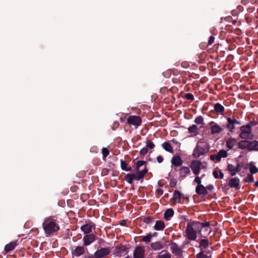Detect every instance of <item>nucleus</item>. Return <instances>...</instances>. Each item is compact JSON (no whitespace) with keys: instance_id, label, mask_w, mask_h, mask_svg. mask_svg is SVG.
I'll use <instances>...</instances> for the list:
<instances>
[{"instance_id":"nucleus-1","label":"nucleus","mask_w":258,"mask_h":258,"mask_svg":"<svg viewBox=\"0 0 258 258\" xmlns=\"http://www.w3.org/2000/svg\"><path fill=\"white\" fill-rule=\"evenodd\" d=\"M199 224L197 221H190L187 223L185 231V236L189 240H197V234H199Z\"/></svg>"},{"instance_id":"nucleus-2","label":"nucleus","mask_w":258,"mask_h":258,"mask_svg":"<svg viewBox=\"0 0 258 258\" xmlns=\"http://www.w3.org/2000/svg\"><path fill=\"white\" fill-rule=\"evenodd\" d=\"M42 226L45 233L47 235H51L59 229L56 219L51 217L45 218Z\"/></svg>"},{"instance_id":"nucleus-3","label":"nucleus","mask_w":258,"mask_h":258,"mask_svg":"<svg viewBox=\"0 0 258 258\" xmlns=\"http://www.w3.org/2000/svg\"><path fill=\"white\" fill-rule=\"evenodd\" d=\"M210 151V146L205 141L200 140L198 142L195 148L192 156L195 158H198L201 156L205 155Z\"/></svg>"},{"instance_id":"nucleus-4","label":"nucleus","mask_w":258,"mask_h":258,"mask_svg":"<svg viewBox=\"0 0 258 258\" xmlns=\"http://www.w3.org/2000/svg\"><path fill=\"white\" fill-rule=\"evenodd\" d=\"M199 243V246L201 251H208L209 250L210 251H213V247L211 246V243L210 242L209 238L204 235L196 240Z\"/></svg>"},{"instance_id":"nucleus-5","label":"nucleus","mask_w":258,"mask_h":258,"mask_svg":"<svg viewBox=\"0 0 258 258\" xmlns=\"http://www.w3.org/2000/svg\"><path fill=\"white\" fill-rule=\"evenodd\" d=\"M142 119L139 116L130 115L127 118V123L130 125H133L137 128L141 125Z\"/></svg>"},{"instance_id":"nucleus-6","label":"nucleus","mask_w":258,"mask_h":258,"mask_svg":"<svg viewBox=\"0 0 258 258\" xmlns=\"http://www.w3.org/2000/svg\"><path fill=\"white\" fill-rule=\"evenodd\" d=\"M252 134L251 128L249 125H243L240 127V133L239 137L242 139H249V137Z\"/></svg>"},{"instance_id":"nucleus-7","label":"nucleus","mask_w":258,"mask_h":258,"mask_svg":"<svg viewBox=\"0 0 258 258\" xmlns=\"http://www.w3.org/2000/svg\"><path fill=\"white\" fill-rule=\"evenodd\" d=\"M238 148L241 150H247L248 151H252V141L248 139H243L238 143Z\"/></svg>"},{"instance_id":"nucleus-8","label":"nucleus","mask_w":258,"mask_h":258,"mask_svg":"<svg viewBox=\"0 0 258 258\" xmlns=\"http://www.w3.org/2000/svg\"><path fill=\"white\" fill-rule=\"evenodd\" d=\"M110 253V249L109 247H103L97 249L94 253L96 258H103L109 255Z\"/></svg>"},{"instance_id":"nucleus-9","label":"nucleus","mask_w":258,"mask_h":258,"mask_svg":"<svg viewBox=\"0 0 258 258\" xmlns=\"http://www.w3.org/2000/svg\"><path fill=\"white\" fill-rule=\"evenodd\" d=\"M128 248L126 247V246L123 245L117 246L114 250L113 254L118 257L125 255L128 252Z\"/></svg>"},{"instance_id":"nucleus-10","label":"nucleus","mask_w":258,"mask_h":258,"mask_svg":"<svg viewBox=\"0 0 258 258\" xmlns=\"http://www.w3.org/2000/svg\"><path fill=\"white\" fill-rule=\"evenodd\" d=\"M202 163L199 160H193L190 165V167L195 175H199L201 171Z\"/></svg>"},{"instance_id":"nucleus-11","label":"nucleus","mask_w":258,"mask_h":258,"mask_svg":"<svg viewBox=\"0 0 258 258\" xmlns=\"http://www.w3.org/2000/svg\"><path fill=\"white\" fill-rule=\"evenodd\" d=\"M96 237V236L93 233L86 234L83 238V245H89L95 241Z\"/></svg>"},{"instance_id":"nucleus-12","label":"nucleus","mask_w":258,"mask_h":258,"mask_svg":"<svg viewBox=\"0 0 258 258\" xmlns=\"http://www.w3.org/2000/svg\"><path fill=\"white\" fill-rule=\"evenodd\" d=\"M170 250L175 256H180L182 255V250L175 242H171L170 244Z\"/></svg>"},{"instance_id":"nucleus-13","label":"nucleus","mask_w":258,"mask_h":258,"mask_svg":"<svg viewBox=\"0 0 258 258\" xmlns=\"http://www.w3.org/2000/svg\"><path fill=\"white\" fill-rule=\"evenodd\" d=\"M182 197L184 198L183 195L178 190H175L173 194L171 201L172 203L174 205L177 203H180Z\"/></svg>"},{"instance_id":"nucleus-14","label":"nucleus","mask_w":258,"mask_h":258,"mask_svg":"<svg viewBox=\"0 0 258 258\" xmlns=\"http://www.w3.org/2000/svg\"><path fill=\"white\" fill-rule=\"evenodd\" d=\"M145 249L141 246H137L134 251V258H144Z\"/></svg>"},{"instance_id":"nucleus-15","label":"nucleus","mask_w":258,"mask_h":258,"mask_svg":"<svg viewBox=\"0 0 258 258\" xmlns=\"http://www.w3.org/2000/svg\"><path fill=\"white\" fill-rule=\"evenodd\" d=\"M228 185L231 188L239 189L240 188V180L238 177L231 178L229 181Z\"/></svg>"},{"instance_id":"nucleus-16","label":"nucleus","mask_w":258,"mask_h":258,"mask_svg":"<svg viewBox=\"0 0 258 258\" xmlns=\"http://www.w3.org/2000/svg\"><path fill=\"white\" fill-rule=\"evenodd\" d=\"M150 246L153 250L159 251L164 248V243L162 241H157L151 243Z\"/></svg>"},{"instance_id":"nucleus-17","label":"nucleus","mask_w":258,"mask_h":258,"mask_svg":"<svg viewBox=\"0 0 258 258\" xmlns=\"http://www.w3.org/2000/svg\"><path fill=\"white\" fill-rule=\"evenodd\" d=\"M197 222L200 224L199 226V234L201 237H203L204 235L202 233V230L204 229L205 231H208L210 229V223L209 222L207 221L205 222Z\"/></svg>"},{"instance_id":"nucleus-18","label":"nucleus","mask_w":258,"mask_h":258,"mask_svg":"<svg viewBox=\"0 0 258 258\" xmlns=\"http://www.w3.org/2000/svg\"><path fill=\"white\" fill-rule=\"evenodd\" d=\"M85 252V249L84 246H78L72 251V254L75 256L78 257L83 254Z\"/></svg>"},{"instance_id":"nucleus-19","label":"nucleus","mask_w":258,"mask_h":258,"mask_svg":"<svg viewBox=\"0 0 258 258\" xmlns=\"http://www.w3.org/2000/svg\"><path fill=\"white\" fill-rule=\"evenodd\" d=\"M196 192L200 196H205L208 194L207 188L203 185H198L196 187Z\"/></svg>"},{"instance_id":"nucleus-20","label":"nucleus","mask_w":258,"mask_h":258,"mask_svg":"<svg viewBox=\"0 0 258 258\" xmlns=\"http://www.w3.org/2000/svg\"><path fill=\"white\" fill-rule=\"evenodd\" d=\"M190 170L189 167L186 166H182L179 170L180 177L182 178H185L187 175L190 174Z\"/></svg>"},{"instance_id":"nucleus-21","label":"nucleus","mask_w":258,"mask_h":258,"mask_svg":"<svg viewBox=\"0 0 258 258\" xmlns=\"http://www.w3.org/2000/svg\"><path fill=\"white\" fill-rule=\"evenodd\" d=\"M93 225L91 224L86 223L81 227V230L86 234H91L92 231Z\"/></svg>"},{"instance_id":"nucleus-22","label":"nucleus","mask_w":258,"mask_h":258,"mask_svg":"<svg viewBox=\"0 0 258 258\" xmlns=\"http://www.w3.org/2000/svg\"><path fill=\"white\" fill-rule=\"evenodd\" d=\"M213 251H200L196 255V258H211Z\"/></svg>"},{"instance_id":"nucleus-23","label":"nucleus","mask_w":258,"mask_h":258,"mask_svg":"<svg viewBox=\"0 0 258 258\" xmlns=\"http://www.w3.org/2000/svg\"><path fill=\"white\" fill-rule=\"evenodd\" d=\"M171 162L174 166H180L182 164L183 161L180 156H175L172 157Z\"/></svg>"},{"instance_id":"nucleus-24","label":"nucleus","mask_w":258,"mask_h":258,"mask_svg":"<svg viewBox=\"0 0 258 258\" xmlns=\"http://www.w3.org/2000/svg\"><path fill=\"white\" fill-rule=\"evenodd\" d=\"M214 111L220 114H223L225 111L224 107L219 103H217L214 106Z\"/></svg>"},{"instance_id":"nucleus-25","label":"nucleus","mask_w":258,"mask_h":258,"mask_svg":"<svg viewBox=\"0 0 258 258\" xmlns=\"http://www.w3.org/2000/svg\"><path fill=\"white\" fill-rule=\"evenodd\" d=\"M211 132L212 135L220 133L223 129L217 123L211 126Z\"/></svg>"},{"instance_id":"nucleus-26","label":"nucleus","mask_w":258,"mask_h":258,"mask_svg":"<svg viewBox=\"0 0 258 258\" xmlns=\"http://www.w3.org/2000/svg\"><path fill=\"white\" fill-rule=\"evenodd\" d=\"M174 212L172 209H167L164 213V218L168 221L170 220L171 218L173 216Z\"/></svg>"},{"instance_id":"nucleus-27","label":"nucleus","mask_w":258,"mask_h":258,"mask_svg":"<svg viewBox=\"0 0 258 258\" xmlns=\"http://www.w3.org/2000/svg\"><path fill=\"white\" fill-rule=\"evenodd\" d=\"M17 245V244L16 241H12V242L9 243V244H7L5 246V251L6 252H10L11 251L13 250L15 248V247Z\"/></svg>"},{"instance_id":"nucleus-28","label":"nucleus","mask_w":258,"mask_h":258,"mask_svg":"<svg viewBox=\"0 0 258 258\" xmlns=\"http://www.w3.org/2000/svg\"><path fill=\"white\" fill-rule=\"evenodd\" d=\"M171 254L166 250H162L156 256V258H171Z\"/></svg>"},{"instance_id":"nucleus-29","label":"nucleus","mask_w":258,"mask_h":258,"mask_svg":"<svg viewBox=\"0 0 258 258\" xmlns=\"http://www.w3.org/2000/svg\"><path fill=\"white\" fill-rule=\"evenodd\" d=\"M165 228V224L163 221L158 220L154 226V228L156 230H162Z\"/></svg>"},{"instance_id":"nucleus-30","label":"nucleus","mask_w":258,"mask_h":258,"mask_svg":"<svg viewBox=\"0 0 258 258\" xmlns=\"http://www.w3.org/2000/svg\"><path fill=\"white\" fill-rule=\"evenodd\" d=\"M237 144V141L234 138H230L226 141V146L229 149H232Z\"/></svg>"},{"instance_id":"nucleus-31","label":"nucleus","mask_w":258,"mask_h":258,"mask_svg":"<svg viewBox=\"0 0 258 258\" xmlns=\"http://www.w3.org/2000/svg\"><path fill=\"white\" fill-rule=\"evenodd\" d=\"M162 146L165 151L172 154L174 153L173 148L171 147L170 144L168 142H165L163 143L162 144Z\"/></svg>"},{"instance_id":"nucleus-32","label":"nucleus","mask_w":258,"mask_h":258,"mask_svg":"<svg viewBox=\"0 0 258 258\" xmlns=\"http://www.w3.org/2000/svg\"><path fill=\"white\" fill-rule=\"evenodd\" d=\"M249 170L250 174H255L258 172V168L254 165L253 162H250L248 164Z\"/></svg>"},{"instance_id":"nucleus-33","label":"nucleus","mask_w":258,"mask_h":258,"mask_svg":"<svg viewBox=\"0 0 258 258\" xmlns=\"http://www.w3.org/2000/svg\"><path fill=\"white\" fill-rule=\"evenodd\" d=\"M227 170L230 172L231 176H234L237 173V171L235 169V167L231 164H228L227 167Z\"/></svg>"},{"instance_id":"nucleus-34","label":"nucleus","mask_w":258,"mask_h":258,"mask_svg":"<svg viewBox=\"0 0 258 258\" xmlns=\"http://www.w3.org/2000/svg\"><path fill=\"white\" fill-rule=\"evenodd\" d=\"M127 164L125 161L121 160L120 166L121 169L125 171H131L132 170V168L131 167H127Z\"/></svg>"},{"instance_id":"nucleus-35","label":"nucleus","mask_w":258,"mask_h":258,"mask_svg":"<svg viewBox=\"0 0 258 258\" xmlns=\"http://www.w3.org/2000/svg\"><path fill=\"white\" fill-rule=\"evenodd\" d=\"M189 133H194L195 135H198L199 133V128L196 124H192L188 128Z\"/></svg>"},{"instance_id":"nucleus-36","label":"nucleus","mask_w":258,"mask_h":258,"mask_svg":"<svg viewBox=\"0 0 258 258\" xmlns=\"http://www.w3.org/2000/svg\"><path fill=\"white\" fill-rule=\"evenodd\" d=\"M244 182L251 183L254 181V178L252 174H247L246 176L243 180Z\"/></svg>"},{"instance_id":"nucleus-37","label":"nucleus","mask_w":258,"mask_h":258,"mask_svg":"<svg viewBox=\"0 0 258 258\" xmlns=\"http://www.w3.org/2000/svg\"><path fill=\"white\" fill-rule=\"evenodd\" d=\"M124 179L129 184H133L134 179L132 173L126 174L124 176Z\"/></svg>"},{"instance_id":"nucleus-38","label":"nucleus","mask_w":258,"mask_h":258,"mask_svg":"<svg viewBox=\"0 0 258 258\" xmlns=\"http://www.w3.org/2000/svg\"><path fill=\"white\" fill-rule=\"evenodd\" d=\"M148 170L146 168H144L141 171H137V172L139 174V177L141 179H143L145 174L147 173Z\"/></svg>"},{"instance_id":"nucleus-39","label":"nucleus","mask_w":258,"mask_h":258,"mask_svg":"<svg viewBox=\"0 0 258 258\" xmlns=\"http://www.w3.org/2000/svg\"><path fill=\"white\" fill-rule=\"evenodd\" d=\"M154 221V218L151 216L145 217L143 218V222L148 224H152Z\"/></svg>"},{"instance_id":"nucleus-40","label":"nucleus","mask_w":258,"mask_h":258,"mask_svg":"<svg viewBox=\"0 0 258 258\" xmlns=\"http://www.w3.org/2000/svg\"><path fill=\"white\" fill-rule=\"evenodd\" d=\"M227 120L228 123H230L231 124H240L241 122L239 121H238L235 118H231L230 117H227Z\"/></svg>"},{"instance_id":"nucleus-41","label":"nucleus","mask_w":258,"mask_h":258,"mask_svg":"<svg viewBox=\"0 0 258 258\" xmlns=\"http://www.w3.org/2000/svg\"><path fill=\"white\" fill-rule=\"evenodd\" d=\"M219 157H220V160L222 158H226L228 156L227 152L224 150H221L218 153Z\"/></svg>"},{"instance_id":"nucleus-42","label":"nucleus","mask_w":258,"mask_h":258,"mask_svg":"<svg viewBox=\"0 0 258 258\" xmlns=\"http://www.w3.org/2000/svg\"><path fill=\"white\" fill-rule=\"evenodd\" d=\"M252 151H258V141L256 140L252 141Z\"/></svg>"},{"instance_id":"nucleus-43","label":"nucleus","mask_w":258,"mask_h":258,"mask_svg":"<svg viewBox=\"0 0 258 258\" xmlns=\"http://www.w3.org/2000/svg\"><path fill=\"white\" fill-rule=\"evenodd\" d=\"M195 122L198 124H204V118L202 116H198L195 120Z\"/></svg>"},{"instance_id":"nucleus-44","label":"nucleus","mask_w":258,"mask_h":258,"mask_svg":"<svg viewBox=\"0 0 258 258\" xmlns=\"http://www.w3.org/2000/svg\"><path fill=\"white\" fill-rule=\"evenodd\" d=\"M151 236L148 234L146 236H143L141 241L145 242L146 243H149L151 241Z\"/></svg>"},{"instance_id":"nucleus-45","label":"nucleus","mask_w":258,"mask_h":258,"mask_svg":"<svg viewBox=\"0 0 258 258\" xmlns=\"http://www.w3.org/2000/svg\"><path fill=\"white\" fill-rule=\"evenodd\" d=\"M146 163V162L145 161H142V160L138 161L136 163V171H138L139 168L140 167H141L142 166L145 165Z\"/></svg>"},{"instance_id":"nucleus-46","label":"nucleus","mask_w":258,"mask_h":258,"mask_svg":"<svg viewBox=\"0 0 258 258\" xmlns=\"http://www.w3.org/2000/svg\"><path fill=\"white\" fill-rule=\"evenodd\" d=\"M146 147L150 149H153L155 147V145L151 140H147L146 141Z\"/></svg>"},{"instance_id":"nucleus-47","label":"nucleus","mask_w":258,"mask_h":258,"mask_svg":"<svg viewBox=\"0 0 258 258\" xmlns=\"http://www.w3.org/2000/svg\"><path fill=\"white\" fill-rule=\"evenodd\" d=\"M226 127L229 130L230 132H234L235 130V125L234 124H231L230 123H228L226 124Z\"/></svg>"},{"instance_id":"nucleus-48","label":"nucleus","mask_w":258,"mask_h":258,"mask_svg":"<svg viewBox=\"0 0 258 258\" xmlns=\"http://www.w3.org/2000/svg\"><path fill=\"white\" fill-rule=\"evenodd\" d=\"M102 153L103 158H105L109 155V151L107 148H103L102 149Z\"/></svg>"},{"instance_id":"nucleus-49","label":"nucleus","mask_w":258,"mask_h":258,"mask_svg":"<svg viewBox=\"0 0 258 258\" xmlns=\"http://www.w3.org/2000/svg\"><path fill=\"white\" fill-rule=\"evenodd\" d=\"M184 97L187 100H190L191 101H194L195 99L193 94L189 93L185 94Z\"/></svg>"},{"instance_id":"nucleus-50","label":"nucleus","mask_w":258,"mask_h":258,"mask_svg":"<svg viewBox=\"0 0 258 258\" xmlns=\"http://www.w3.org/2000/svg\"><path fill=\"white\" fill-rule=\"evenodd\" d=\"M210 159L212 161L216 160L217 162H219L220 161V157H219L218 154L211 155L210 156Z\"/></svg>"},{"instance_id":"nucleus-51","label":"nucleus","mask_w":258,"mask_h":258,"mask_svg":"<svg viewBox=\"0 0 258 258\" xmlns=\"http://www.w3.org/2000/svg\"><path fill=\"white\" fill-rule=\"evenodd\" d=\"M194 182L198 183V185H202L201 184L202 182V178L199 176H196L194 179Z\"/></svg>"},{"instance_id":"nucleus-52","label":"nucleus","mask_w":258,"mask_h":258,"mask_svg":"<svg viewBox=\"0 0 258 258\" xmlns=\"http://www.w3.org/2000/svg\"><path fill=\"white\" fill-rule=\"evenodd\" d=\"M148 148L147 147H144L141 150L140 153L141 155H145L148 153Z\"/></svg>"},{"instance_id":"nucleus-53","label":"nucleus","mask_w":258,"mask_h":258,"mask_svg":"<svg viewBox=\"0 0 258 258\" xmlns=\"http://www.w3.org/2000/svg\"><path fill=\"white\" fill-rule=\"evenodd\" d=\"M214 40H215V37H214L213 36H211L209 38L208 43V45H212L214 43Z\"/></svg>"},{"instance_id":"nucleus-54","label":"nucleus","mask_w":258,"mask_h":258,"mask_svg":"<svg viewBox=\"0 0 258 258\" xmlns=\"http://www.w3.org/2000/svg\"><path fill=\"white\" fill-rule=\"evenodd\" d=\"M257 124H258V122L257 121L253 120V121H250L249 122V123L246 125H249L250 126V128H251V126H255V125H257Z\"/></svg>"},{"instance_id":"nucleus-55","label":"nucleus","mask_w":258,"mask_h":258,"mask_svg":"<svg viewBox=\"0 0 258 258\" xmlns=\"http://www.w3.org/2000/svg\"><path fill=\"white\" fill-rule=\"evenodd\" d=\"M132 176L133 178V179L137 180H140V179H142L141 178H140L139 177V174L137 172L136 173H132Z\"/></svg>"},{"instance_id":"nucleus-56","label":"nucleus","mask_w":258,"mask_h":258,"mask_svg":"<svg viewBox=\"0 0 258 258\" xmlns=\"http://www.w3.org/2000/svg\"><path fill=\"white\" fill-rule=\"evenodd\" d=\"M119 123L117 121L114 122L112 126L113 130H115L119 126Z\"/></svg>"},{"instance_id":"nucleus-57","label":"nucleus","mask_w":258,"mask_h":258,"mask_svg":"<svg viewBox=\"0 0 258 258\" xmlns=\"http://www.w3.org/2000/svg\"><path fill=\"white\" fill-rule=\"evenodd\" d=\"M242 168V165L240 163H238L235 167V169L237 171V173L239 172Z\"/></svg>"},{"instance_id":"nucleus-58","label":"nucleus","mask_w":258,"mask_h":258,"mask_svg":"<svg viewBox=\"0 0 258 258\" xmlns=\"http://www.w3.org/2000/svg\"><path fill=\"white\" fill-rule=\"evenodd\" d=\"M176 183L175 179H172L170 181V185L171 187H175L176 185Z\"/></svg>"},{"instance_id":"nucleus-59","label":"nucleus","mask_w":258,"mask_h":258,"mask_svg":"<svg viewBox=\"0 0 258 258\" xmlns=\"http://www.w3.org/2000/svg\"><path fill=\"white\" fill-rule=\"evenodd\" d=\"M157 161L159 163H161L163 161V158L161 156H158L157 157Z\"/></svg>"},{"instance_id":"nucleus-60","label":"nucleus","mask_w":258,"mask_h":258,"mask_svg":"<svg viewBox=\"0 0 258 258\" xmlns=\"http://www.w3.org/2000/svg\"><path fill=\"white\" fill-rule=\"evenodd\" d=\"M207 188V190H212L214 188V186L212 184H209L206 187H205Z\"/></svg>"},{"instance_id":"nucleus-61","label":"nucleus","mask_w":258,"mask_h":258,"mask_svg":"<svg viewBox=\"0 0 258 258\" xmlns=\"http://www.w3.org/2000/svg\"><path fill=\"white\" fill-rule=\"evenodd\" d=\"M213 174L214 177L215 178H219L218 172L217 171L214 170L213 171Z\"/></svg>"},{"instance_id":"nucleus-62","label":"nucleus","mask_w":258,"mask_h":258,"mask_svg":"<svg viewBox=\"0 0 258 258\" xmlns=\"http://www.w3.org/2000/svg\"><path fill=\"white\" fill-rule=\"evenodd\" d=\"M148 234L151 236V238L152 239V237L157 236L158 235V233L157 232H155L152 233H150Z\"/></svg>"},{"instance_id":"nucleus-63","label":"nucleus","mask_w":258,"mask_h":258,"mask_svg":"<svg viewBox=\"0 0 258 258\" xmlns=\"http://www.w3.org/2000/svg\"><path fill=\"white\" fill-rule=\"evenodd\" d=\"M157 192L158 195H162L163 194V190H162V189H158L157 190Z\"/></svg>"},{"instance_id":"nucleus-64","label":"nucleus","mask_w":258,"mask_h":258,"mask_svg":"<svg viewBox=\"0 0 258 258\" xmlns=\"http://www.w3.org/2000/svg\"><path fill=\"white\" fill-rule=\"evenodd\" d=\"M85 258H96V257H95V254H94V255H93L91 254H89L88 255L85 256Z\"/></svg>"}]
</instances>
